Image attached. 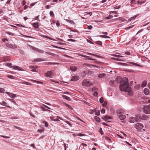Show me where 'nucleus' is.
<instances>
[{"instance_id":"nucleus-1","label":"nucleus","mask_w":150,"mask_h":150,"mask_svg":"<svg viewBox=\"0 0 150 150\" xmlns=\"http://www.w3.org/2000/svg\"><path fill=\"white\" fill-rule=\"evenodd\" d=\"M117 83H120V89L121 91L127 92L130 96L132 95V93L131 91V88L129 87L128 80L127 78L125 77L123 79H117Z\"/></svg>"},{"instance_id":"nucleus-2","label":"nucleus","mask_w":150,"mask_h":150,"mask_svg":"<svg viewBox=\"0 0 150 150\" xmlns=\"http://www.w3.org/2000/svg\"><path fill=\"white\" fill-rule=\"evenodd\" d=\"M93 84V81H88L87 80H83L82 83V86H89Z\"/></svg>"},{"instance_id":"nucleus-3","label":"nucleus","mask_w":150,"mask_h":150,"mask_svg":"<svg viewBox=\"0 0 150 150\" xmlns=\"http://www.w3.org/2000/svg\"><path fill=\"white\" fill-rule=\"evenodd\" d=\"M6 65L10 67H12L14 69L18 70L21 71H24V70L22 68H21L20 67L17 66H12V64L10 63H6Z\"/></svg>"},{"instance_id":"nucleus-4","label":"nucleus","mask_w":150,"mask_h":150,"mask_svg":"<svg viewBox=\"0 0 150 150\" xmlns=\"http://www.w3.org/2000/svg\"><path fill=\"white\" fill-rule=\"evenodd\" d=\"M143 112L146 114L150 113V106H144L143 108Z\"/></svg>"},{"instance_id":"nucleus-5","label":"nucleus","mask_w":150,"mask_h":150,"mask_svg":"<svg viewBox=\"0 0 150 150\" xmlns=\"http://www.w3.org/2000/svg\"><path fill=\"white\" fill-rule=\"evenodd\" d=\"M143 127V125L140 123H137L134 126L135 128L138 129H142Z\"/></svg>"},{"instance_id":"nucleus-6","label":"nucleus","mask_w":150,"mask_h":150,"mask_svg":"<svg viewBox=\"0 0 150 150\" xmlns=\"http://www.w3.org/2000/svg\"><path fill=\"white\" fill-rule=\"evenodd\" d=\"M79 79V76H72L71 79V81H76Z\"/></svg>"},{"instance_id":"nucleus-7","label":"nucleus","mask_w":150,"mask_h":150,"mask_svg":"<svg viewBox=\"0 0 150 150\" xmlns=\"http://www.w3.org/2000/svg\"><path fill=\"white\" fill-rule=\"evenodd\" d=\"M53 71H48L47 73L45 74L46 76L48 77H50L52 76Z\"/></svg>"},{"instance_id":"nucleus-8","label":"nucleus","mask_w":150,"mask_h":150,"mask_svg":"<svg viewBox=\"0 0 150 150\" xmlns=\"http://www.w3.org/2000/svg\"><path fill=\"white\" fill-rule=\"evenodd\" d=\"M6 93L11 98H14L16 96V94L8 92H6Z\"/></svg>"},{"instance_id":"nucleus-9","label":"nucleus","mask_w":150,"mask_h":150,"mask_svg":"<svg viewBox=\"0 0 150 150\" xmlns=\"http://www.w3.org/2000/svg\"><path fill=\"white\" fill-rule=\"evenodd\" d=\"M135 119L136 122L139 121L141 119H142L141 116L140 115H138L135 116Z\"/></svg>"},{"instance_id":"nucleus-10","label":"nucleus","mask_w":150,"mask_h":150,"mask_svg":"<svg viewBox=\"0 0 150 150\" xmlns=\"http://www.w3.org/2000/svg\"><path fill=\"white\" fill-rule=\"evenodd\" d=\"M135 121H136L135 117H131L129 118V122L131 123H134Z\"/></svg>"},{"instance_id":"nucleus-11","label":"nucleus","mask_w":150,"mask_h":150,"mask_svg":"<svg viewBox=\"0 0 150 150\" xmlns=\"http://www.w3.org/2000/svg\"><path fill=\"white\" fill-rule=\"evenodd\" d=\"M139 15V14H137L135 15L134 16L132 17H131V18H130L128 21V22H130L131 21V20H134V19H135L136 18L137 16H138Z\"/></svg>"},{"instance_id":"nucleus-12","label":"nucleus","mask_w":150,"mask_h":150,"mask_svg":"<svg viewBox=\"0 0 150 150\" xmlns=\"http://www.w3.org/2000/svg\"><path fill=\"white\" fill-rule=\"evenodd\" d=\"M33 50L35 51L41 53H43L44 52V51L42 50L35 47L33 48Z\"/></svg>"},{"instance_id":"nucleus-13","label":"nucleus","mask_w":150,"mask_h":150,"mask_svg":"<svg viewBox=\"0 0 150 150\" xmlns=\"http://www.w3.org/2000/svg\"><path fill=\"white\" fill-rule=\"evenodd\" d=\"M119 20L121 21L122 22H124L126 21V19L122 17H120L118 18H116L115 19V20L116 21H117Z\"/></svg>"},{"instance_id":"nucleus-14","label":"nucleus","mask_w":150,"mask_h":150,"mask_svg":"<svg viewBox=\"0 0 150 150\" xmlns=\"http://www.w3.org/2000/svg\"><path fill=\"white\" fill-rule=\"evenodd\" d=\"M144 93L145 95H148L149 93V91L148 89L145 88L144 90Z\"/></svg>"},{"instance_id":"nucleus-15","label":"nucleus","mask_w":150,"mask_h":150,"mask_svg":"<svg viewBox=\"0 0 150 150\" xmlns=\"http://www.w3.org/2000/svg\"><path fill=\"white\" fill-rule=\"evenodd\" d=\"M6 45L7 47L10 48H15L14 45L11 44L6 43Z\"/></svg>"},{"instance_id":"nucleus-16","label":"nucleus","mask_w":150,"mask_h":150,"mask_svg":"<svg viewBox=\"0 0 150 150\" xmlns=\"http://www.w3.org/2000/svg\"><path fill=\"white\" fill-rule=\"evenodd\" d=\"M126 116L124 115H120L119 116V118L121 120H123L126 118Z\"/></svg>"},{"instance_id":"nucleus-17","label":"nucleus","mask_w":150,"mask_h":150,"mask_svg":"<svg viewBox=\"0 0 150 150\" xmlns=\"http://www.w3.org/2000/svg\"><path fill=\"white\" fill-rule=\"evenodd\" d=\"M50 118V119L52 120H53V121H59V119H58L57 118H55L54 117H51Z\"/></svg>"},{"instance_id":"nucleus-18","label":"nucleus","mask_w":150,"mask_h":150,"mask_svg":"<svg viewBox=\"0 0 150 150\" xmlns=\"http://www.w3.org/2000/svg\"><path fill=\"white\" fill-rule=\"evenodd\" d=\"M111 117L107 115H106L105 116H104V117H102V118L103 120H109L111 119Z\"/></svg>"},{"instance_id":"nucleus-19","label":"nucleus","mask_w":150,"mask_h":150,"mask_svg":"<svg viewBox=\"0 0 150 150\" xmlns=\"http://www.w3.org/2000/svg\"><path fill=\"white\" fill-rule=\"evenodd\" d=\"M0 104L1 105H3L4 106H6L7 107L9 108H11V107L10 106H9L8 105H7V103L5 102L2 101V102H0Z\"/></svg>"},{"instance_id":"nucleus-20","label":"nucleus","mask_w":150,"mask_h":150,"mask_svg":"<svg viewBox=\"0 0 150 150\" xmlns=\"http://www.w3.org/2000/svg\"><path fill=\"white\" fill-rule=\"evenodd\" d=\"M124 112V110L122 109H120L117 110L116 113L117 114H120Z\"/></svg>"},{"instance_id":"nucleus-21","label":"nucleus","mask_w":150,"mask_h":150,"mask_svg":"<svg viewBox=\"0 0 150 150\" xmlns=\"http://www.w3.org/2000/svg\"><path fill=\"white\" fill-rule=\"evenodd\" d=\"M62 96L63 98H65L67 100H70V98L67 96L65 95H62Z\"/></svg>"},{"instance_id":"nucleus-22","label":"nucleus","mask_w":150,"mask_h":150,"mask_svg":"<svg viewBox=\"0 0 150 150\" xmlns=\"http://www.w3.org/2000/svg\"><path fill=\"white\" fill-rule=\"evenodd\" d=\"M94 119L97 122H100V118L97 116H95L94 117Z\"/></svg>"},{"instance_id":"nucleus-23","label":"nucleus","mask_w":150,"mask_h":150,"mask_svg":"<svg viewBox=\"0 0 150 150\" xmlns=\"http://www.w3.org/2000/svg\"><path fill=\"white\" fill-rule=\"evenodd\" d=\"M21 83L22 84H24L26 85H32V83H29L28 82L25 81H22Z\"/></svg>"},{"instance_id":"nucleus-24","label":"nucleus","mask_w":150,"mask_h":150,"mask_svg":"<svg viewBox=\"0 0 150 150\" xmlns=\"http://www.w3.org/2000/svg\"><path fill=\"white\" fill-rule=\"evenodd\" d=\"M33 27L36 29L38 28L39 27V25H38V23H34L33 24Z\"/></svg>"},{"instance_id":"nucleus-25","label":"nucleus","mask_w":150,"mask_h":150,"mask_svg":"<svg viewBox=\"0 0 150 150\" xmlns=\"http://www.w3.org/2000/svg\"><path fill=\"white\" fill-rule=\"evenodd\" d=\"M70 69L71 70L74 71L76 70L77 68L74 66H71L70 67Z\"/></svg>"},{"instance_id":"nucleus-26","label":"nucleus","mask_w":150,"mask_h":150,"mask_svg":"<svg viewBox=\"0 0 150 150\" xmlns=\"http://www.w3.org/2000/svg\"><path fill=\"white\" fill-rule=\"evenodd\" d=\"M106 74L105 73L100 74L98 75V77L99 78H103L106 76Z\"/></svg>"},{"instance_id":"nucleus-27","label":"nucleus","mask_w":150,"mask_h":150,"mask_svg":"<svg viewBox=\"0 0 150 150\" xmlns=\"http://www.w3.org/2000/svg\"><path fill=\"white\" fill-rule=\"evenodd\" d=\"M147 84V82L146 81H144L142 82V87H145Z\"/></svg>"},{"instance_id":"nucleus-28","label":"nucleus","mask_w":150,"mask_h":150,"mask_svg":"<svg viewBox=\"0 0 150 150\" xmlns=\"http://www.w3.org/2000/svg\"><path fill=\"white\" fill-rule=\"evenodd\" d=\"M142 117V119L143 120H145L147 119L148 117L147 115H143Z\"/></svg>"},{"instance_id":"nucleus-29","label":"nucleus","mask_w":150,"mask_h":150,"mask_svg":"<svg viewBox=\"0 0 150 150\" xmlns=\"http://www.w3.org/2000/svg\"><path fill=\"white\" fill-rule=\"evenodd\" d=\"M100 37L103 38H110V37L108 36L104 35H100Z\"/></svg>"},{"instance_id":"nucleus-30","label":"nucleus","mask_w":150,"mask_h":150,"mask_svg":"<svg viewBox=\"0 0 150 150\" xmlns=\"http://www.w3.org/2000/svg\"><path fill=\"white\" fill-rule=\"evenodd\" d=\"M140 88V86L139 85L137 84L134 87V89L136 90H138Z\"/></svg>"},{"instance_id":"nucleus-31","label":"nucleus","mask_w":150,"mask_h":150,"mask_svg":"<svg viewBox=\"0 0 150 150\" xmlns=\"http://www.w3.org/2000/svg\"><path fill=\"white\" fill-rule=\"evenodd\" d=\"M87 53L88 55H92L95 56V57H99V56H98V55H96V54H93L92 53H88V52H87Z\"/></svg>"},{"instance_id":"nucleus-32","label":"nucleus","mask_w":150,"mask_h":150,"mask_svg":"<svg viewBox=\"0 0 150 150\" xmlns=\"http://www.w3.org/2000/svg\"><path fill=\"white\" fill-rule=\"evenodd\" d=\"M65 106L71 110L73 109V108H72V107L69 105L66 104H65Z\"/></svg>"},{"instance_id":"nucleus-33","label":"nucleus","mask_w":150,"mask_h":150,"mask_svg":"<svg viewBox=\"0 0 150 150\" xmlns=\"http://www.w3.org/2000/svg\"><path fill=\"white\" fill-rule=\"evenodd\" d=\"M114 82V81L110 80L109 82V84L110 85L113 86Z\"/></svg>"},{"instance_id":"nucleus-34","label":"nucleus","mask_w":150,"mask_h":150,"mask_svg":"<svg viewBox=\"0 0 150 150\" xmlns=\"http://www.w3.org/2000/svg\"><path fill=\"white\" fill-rule=\"evenodd\" d=\"M78 55H79L80 56H82V57H89L88 56H86V55L82 54H78Z\"/></svg>"},{"instance_id":"nucleus-35","label":"nucleus","mask_w":150,"mask_h":150,"mask_svg":"<svg viewBox=\"0 0 150 150\" xmlns=\"http://www.w3.org/2000/svg\"><path fill=\"white\" fill-rule=\"evenodd\" d=\"M112 56L117 57H123V56H120V55H117V54H113L112 55Z\"/></svg>"},{"instance_id":"nucleus-36","label":"nucleus","mask_w":150,"mask_h":150,"mask_svg":"<svg viewBox=\"0 0 150 150\" xmlns=\"http://www.w3.org/2000/svg\"><path fill=\"white\" fill-rule=\"evenodd\" d=\"M6 33L9 35H10L11 36H13V35H14V33H11V32H6Z\"/></svg>"},{"instance_id":"nucleus-37","label":"nucleus","mask_w":150,"mask_h":150,"mask_svg":"<svg viewBox=\"0 0 150 150\" xmlns=\"http://www.w3.org/2000/svg\"><path fill=\"white\" fill-rule=\"evenodd\" d=\"M77 136L81 137V136H85V134H81V133H79L77 134Z\"/></svg>"},{"instance_id":"nucleus-38","label":"nucleus","mask_w":150,"mask_h":150,"mask_svg":"<svg viewBox=\"0 0 150 150\" xmlns=\"http://www.w3.org/2000/svg\"><path fill=\"white\" fill-rule=\"evenodd\" d=\"M16 129H18L19 130H23V129L22 128H21V127H18L14 125L13 126Z\"/></svg>"},{"instance_id":"nucleus-39","label":"nucleus","mask_w":150,"mask_h":150,"mask_svg":"<svg viewBox=\"0 0 150 150\" xmlns=\"http://www.w3.org/2000/svg\"><path fill=\"white\" fill-rule=\"evenodd\" d=\"M99 101L100 103H103L104 101L103 98L102 97L99 100Z\"/></svg>"},{"instance_id":"nucleus-40","label":"nucleus","mask_w":150,"mask_h":150,"mask_svg":"<svg viewBox=\"0 0 150 150\" xmlns=\"http://www.w3.org/2000/svg\"><path fill=\"white\" fill-rule=\"evenodd\" d=\"M96 43L100 45H102V42L100 41H97Z\"/></svg>"},{"instance_id":"nucleus-41","label":"nucleus","mask_w":150,"mask_h":150,"mask_svg":"<svg viewBox=\"0 0 150 150\" xmlns=\"http://www.w3.org/2000/svg\"><path fill=\"white\" fill-rule=\"evenodd\" d=\"M31 81H33V82H37V83H40V84H43V83L42 82H40V81H37L36 80H32Z\"/></svg>"},{"instance_id":"nucleus-42","label":"nucleus","mask_w":150,"mask_h":150,"mask_svg":"<svg viewBox=\"0 0 150 150\" xmlns=\"http://www.w3.org/2000/svg\"><path fill=\"white\" fill-rule=\"evenodd\" d=\"M7 77L8 78H9L12 79H14V76L11 75H8L7 76Z\"/></svg>"},{"instance_id":"nucleus-43","label":"nucleus","mask_w":150,"mask_h":150,"mask_svg":"<svg viewBox=\"0 0 150 150\" xmlns=\"http://www.w3.org/2000/svg\"><path fill=\"white\" fill-rule=\"evenodd\" d=\"M43 37L44 38H48V39H49L50 40H53V39L52 38H50V37H48V36H45V35H44Z\"/></svg>"},{"instance_id":"nucleus-44","label":"nucleus","mask_w":150,"mask_h":150,"mask_svg":"<svg viewBox=\"0 0 150 150\" xmlns=\"http://www.w3.org/2000/svg\"><path fill=\"white\" fill-rule=\"evenodd\" d=\"M134 26V25H132L130 26H129V27H128L127 28H125V30H128L130 28H132L133 26Z\"/></svg>"},{"instance_id":"nucleus-45","label":"nucleus","mask_w":150,"mask_h":150,"mask_svg":"<svg viewBox=\"0 0 150 150\" xmlns=\"http://www.w3.org/2000/svg\"><path fill=\"white\" fill-rule=\"evenodd\" d=\"M99 132L101 135H103V134L104 133L101 128H100Z\"/></svg>"},{"instance_id":"nucleus-46","label":"nucleus","mask_w":150,"mask_h":150,"mask_svg":"<svg viewBox=\"0 0 150 150\" xmlns=\"http://www.w3.org/2000/svg\"><path fill=\"white\" fill-rule=\"evenodd\" d=\"M65 122L70 126H71V124L68 121L66 120Z\"/></svg>"},{"instance_id":"nucleus-47","label":"nucleus","mask_w":150,"mask_h":150,"mask_svg":"<svg viewBox=\"0 0 150 150\" xmlns=\"http://www.w3.org/2000/svg\"><path fill=\"white\" fill-rule=\"evenodd\" d=\"M95 115H96L99 116L100 115V111H98V112H96V110H95Z\"/></svg>"},{"instance_id":"nucleus-48","label":"nucleus","mask_w":150,"mask_h":150,"mask_svg":"<svg viewBox=\"0 0 150 150\" xmlns=\"http://www.w3.org/2000/svg\"><path fill=\"white\" fill-rule=\"evenodd\" d=\"M98 95V92L97 91H95L93 93V95L95 96H97Z\"/></svg>"},{"instance_id":"nucleus-49","label":"nucleus","mask_w":150,"mask_h":150,"mask_svg":"<svg viewBox=\"0 0 150 150\" xmlns=\"http://www.w3.org/2000/svg\"><path fill=\"white\" fill-rule=\"evenodd\" d=\"M50 14L51 16H54V13H53V12H52V11H50Z\"/></svg>"},{"instance_id":"nucleus-50","label":"nucleus","mask_w":150,"mask_h":150,"mask_svg":"<svg viewBox=\"0 0 150 150\" xmlns=\"http://www.w3.org/2000/svg\"><path fill=\"white\" fill-rule=\"evenodd\" d=\"M121 6L120 5L119 6H116L114 7V9H118L119 8H120V7Z\"/></svg>"},{"instance_id":"nucleus-51","label":"nucleus","mask_w":150,"mask_h":150,"mask_svg":"<svg viewBox=\"0 0 150 150\" xmlns=\"http://www.w3.org/2000/svg\"><path fill=\"white\" fill-rule=\"evenodd\" d=\"M68 41H72V42H75L76 41V40L74 39H68Z\"/></svg>"},{"instance_id":"nucleus-52","label":"nucleus","mask_w":150,"mask_h":150,"mask_svg":"<svg viewBox=\"0 0 150 150\" xmlns=\"http://www.w3.org/2000/svg\"><path fill=\"white\" fill-rule=\"evenodd\" d=\"M131 3L132 4H135V0H131Z\"/></svg>"},{"instance_id":"nucleus-53","label":"nucleus","mask_w":150,"mask_h":150,"mask_svg":"<svg viewBox=\"0 0 150 150\" xmlns=\"http://www.w3.org/2000/svg\"><path fill=\"white\" fill-rule=\"evenodd\" d=\"M112 15H109L108 17H107L106 18L107 19H109L112 18Z\"/></svg>"},{"instance_id":"nucleus-54","label":"nucleus","mask_w":150,"mask_h":150,"mask_svg":"<svg viewBox=\"0 0 150 150\" xmlns=\"http://www.w3.org/2000/svg\"><path fill=\"white\" fill-rule=\"evenodd\" d=\"M107 104V103L106 101H105L103 103V106L104 107L106 106V105Z\"/></svg>"},{"instance_id":"nucleus-55","label":"nucleus","mask_w":150,"mask_h":150,"mask_svg":"<svg viewBox=\"0 0 150 150\" xmlns=\"http://www.w3.org/2000/svg\"><path fill=\"white\" fill-rule=\"evenodd\" d=\"M4 91V89L2 88H0V93H2L3 92V91Z\"/></svg>"},{"instance_id":"nucleus-56","label":"nucleus","mask_w":150,"mask_h":150,"mask_svg":"<svg viewBox=\"0 0 150 150\" xmlns=\"http://www.w3.org/2000/svg\"><path fill=\"white\" fill-rule=\"evenodd\" d=\"M101 112L102 113L104 114L105 112V110L104 109H102L101 110Z\"/></svg>"},{"instance_id":"nucleus-57","label":"nucleus","mask_w":150,"mask_h":150,"mask_svg":"<svg viewBox=\"0 0 150 150\" xmlns=\"http://www.w3.org/2000/svg\"><path fill=\"white\" fill-rule=\"evenodd\" d=\"M44 122L45 123V126L46 127H48V123L46 122H45V121Z\"/></svg>"},{"instance_id":"nucleus-58","label":"nucleus","mask_w":150,"mask_h":150,"mask_svg":"<svg viewBox=\"0 0 150 150\" xmlns=\"http://www.w3.org/2000/svg\"><path fill=\"white\" fill-rule=\"evenodd\" d=\"M92 26L91 25H89L87 27V28L88 29H91L92 28Z\"/></svg>"},{"instance_id":"nucleus-59","label":"nucleus","mask_w":150,"mask_h":150,"mask_svg":"<svg viewBox=\"0 0 150 150\" xmlns=\"http://www.w3.org/2000/svg\"><path fill=\"white\" fill-rule=\"evenodd\" d=\"M38 17H39V16H36L35 18V20H38V21H40V20L39 19H38Z\"/></svg>"},{"instance_id":"nucleus-60","label":"nucleus","mask_w":150,"mask_h":150,"mask_svg":"<svg viewBox=\"0 0 150 150\" xmlns=\"http://www.w3.org/2000/svg\"><path fill=\"white\" fill-rule=\"evenodd\" d=\"M2 40L4 42H6V41H8V40L6 38H4Z\"/></svg>"},{"instance_id":"nucleus-61","label":"nucleus","mask_w":150,"mask_h":150,"mask_svg":"<svg viewBox=\"0 0 150 150\" xmlns=\"http://www.w3.org/2000/svg\"><path fill=\"white\" fill-rule=\"evenodd\" d=\"M1 136L2 137L4 138H5L8 139V138H10V137H9L5 136H3V135H2V136Z\"/></svg>"},{"instance_id":"nucleus-62","label":"nucleus","mask_w":150,"mask_h":150,"mask_svg":"<svg viewBox=\"0 0 150 150\" xmlns=\"http://www.w3.org/2000/svg\"><path fill=\"white\" fill-rule=\"evenodd\" d=\"M105 139L107 140L108 141H111V139L107 137H105Z\"/></svg>"},{"instance_id":"nucleus-63","label":"nucleus","mask_w":150,"mask_h":150,"mask_svg":"<svg viewBox=\"0 0 150 150\" xmlns=\"http://www.w3.org/2000/svg\"><path fill=\"white\" fill-rule=\"evenodd\" d=\"M56 25L57 27H58L59 25L60 24H59V23L58 21H57Z\"/></svg>"},{"instance_id":"nucleus-64","label":"nucleus","mask_w":150,"mask_h":150,"mask_svg":"<svg viewBox=\"0 0 150 150\" xmlns=\"http://www.w3.org/2000/svg\"><path fill=\"white\" fill-rule=\"evenodd\" d=\"M125 54L127 55H129L130 54V52H125Z\"/></svg>"}]
</instances>
